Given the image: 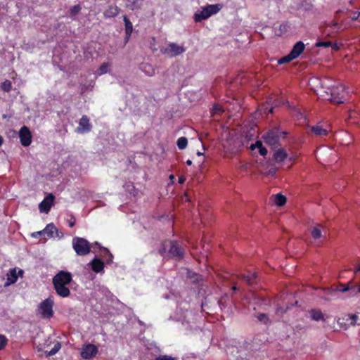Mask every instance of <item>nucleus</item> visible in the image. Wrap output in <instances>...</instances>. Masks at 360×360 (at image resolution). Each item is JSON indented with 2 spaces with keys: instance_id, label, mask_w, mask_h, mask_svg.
Wrapping results in <instances>:
<instances>
[{
  "instance_id": "nucleus-1",
  "label": "nucleus",
  "mask_w": 360,
  "mask_h": 360,
  "mask_svg": "<svg viewBox=\"0 0 360 360\" xmlns=\"http://www.w3.org/2000/svg\"><path fill=\"white\" fill-rule=\"evenodd\" d=\"M72 281V274L70 272L59 271L52 278V284L56 295L63 298L70 297L71 292L68 285Z\"/></svg>"
},
{
  "instance_id": "nucleus-2",
  "label": "nucleus",
  "mask_w": 360,
  "mask_h": 360,
  "mask_svg": "<svg viewBox=\"0 0 360 360\" xmlns=\"http://www.w3.org/2000/svg\"><path fill=\"white\" fill-rule=\"evenodd\" d=\"M222 7V4H209L203 7L200 12L194 14L193 18L195 22H199L210 18L212 15L217 13Z\"/></svg>"
},
{
  "instance_id": "nucleus-3",
  "label": "nucleus",
  "mask_w": 360,
  "mask_h": 360,
  "mask_svg": "<svg viewBox=\"0 0 360 360\" xmlns=\"http://www.w3.org/2000/svg\"><path fill=\"white\" fill-rule=\"evenodd\" d=\"M72 248L77 255L84 256L91 252V245L84 238L74 237L72 238Z\"/></svg>"
},
{
  "instance_id": "nucleus-4",
  "label": "nucleus",
  "mask_w": 360,
  "mask_h": 360,
  "mask_svg": "<svg viewBox=\"0 0 360 360\" xmlns=\"http://www.w3.org/2000/svg\"><path fill=\"white\" fill-rule=\"evenodd\" d=\"M347 91L345 86L339 84L330 89V97L328 98L333 103H343L347 100Z\"/></svg>"
},
{
  "instance_id": "nucleus-5",
  "label": "nucleus",
  "mask_w": 360,
  "mask_h": 360,
  "mask_svg": "<svg viewBox=\"0 0 360 360\" xmlns=\"http://www.w3.org/2000/svg\"><path fill=\"white\" fill-rule=\"evenodd\" d=\"M287 132L281 131L279 128L275 127L269 130L264 136L265 142L269 146L276 147L281 139H285Z\"/></svg>"
},
{
  "instance_id": "nucleus-6",
  "label": "nucleus",
  "mask_w": 360,
  "mask_h": 360,
  "mask_svg": "<svg viewBox=\"0 0 360 360\" xmlns=\"http://www.w3.org/2000/svg\"><path fill=\"white\" fill-rule=\"evenodd\" d=\"M53 306L54 299L50 295L39 304V312L43 318L50 319L53 316Z\"/></svg>"
},
{
  "instance_id": "nucleus-7",
  "label": "nucleus",
  "mask_w": 360,
  "mask_h": 360,
  "mask_svg": "<svg viewBox=\"0 0 360 360\" xmlns=\"http://www.w3.org/2000/svg\"><path fill=\"white\" fill-rule=\"evenodd\" d=\"M169 254L171 257H175L176 259L180 260L184 256V248L181 244L176 240L169 241Z\"/></svg>"
},
{
  "instance_id": "nucleus-8",
  "label": "nucleus",
  "mask_w": 360,
  "mask_h": 360,
  "mask_svg": "<svg viewBox=\"0 0 360 360\" xmlns=\"http://www.w3.org/2000/svg\"><path fill=\"white\" fill-rule=\"evenodd\" d=\"M160 51L163 54L174 57L184 53L185 51V49L175 43H170L167 47L161 49Z\"/></svg>"
},
{
  "instance_id": "nucleus-9",
  "label": "nucleus",
  "mask_w": 360,
  "mask_h": 360,
  "mask_svg": "<svg viewBox=\"0 0 360 360\" xmlns=\"http://www.w3.org/2000/svg\"><path fill=\"white\" fill-rule=\"evenodd\" d=\"M20 143L23 146H28L32 142V134L28 127L23 126L19 131Z\"/></svg>"
},
{
  "instance_id": "nucleus-10",
  "label": "nucleus",
  "mask_w": 360,
  "mask_h": 360,
  "mask_svg": "<svg viewBox=\"0 0 360 360\" xmlns=\"http://www.w3.org/2000/svg\"><path fill=\"white\" fill-rule=\"evenodd\" d=\"M98 352V348L92 345L87 344L83 346L81 352V356L84 359H89L95 356Z\"/></svg>"
},
{
  "instance_id": "nucleus-11",
  "label": "nucleus",
  "mask_w": 360,
  "mask_h": 360,
  "mask_svg": "<svg viewBox=\"0 0 360 360\" xmlns=\"http://www.w3.org/2000/svg\"><path fill=\"white\" fill-rule=\"evenodd\" d=\"M54 195L49 193L39 204V210L41 212L48 213L53 205Z\"/></svg>"
},
{
  "instance_id": "nucleus-12",
  "label": "nucleus",
  "mask_w": 360,
  "mask_h": 360,
  "mask_svg": "<svg viewBox=\"0 0 360 360\" xmlns=\"http://www.w3.org/2000/svg\"><path fill=\"white\" fill-rule=\"evenodd\" d=\"M92 126L86 115H83L79 122L77 131L79 133L89 132L91 130Z\"/></svg>"
},
{
  "instance_id": "nucleus-13",
  "label": "nucleus",
  "mask_w": 360,
  "mask_h": 360,
  "mask_svg": "<svg viewBox=\"0 0 360 360\" xmlns=\"http://www.w3.org/2000/svg\"><path fill=\"white\" fill-rule=\"evenodd\" d=\"M311 132L316 136H326L330 130L327 128H324L321 124H317L316 125L310 127Z\"/></svg>"
},
{
  "instance_id": "nucleus-14",
  "label": "nucleus",
  "mask_w": 360,
  "mask_h": 360,
  "mask_svg": "<svg viewBox=\"0 0 360 360\" xmlns=\"http://www.w3.org/2000/svg\"><path fill=\"white\" fill-rule=\"evenodd\" d=\"M120 11V8L115 4H111L104 11L103 16L105 18H112L117 16Z\"/></svg>"
},
{
  "instance_id": "nucleus-15",
  "label": "nucleus",
  "mask_w": 360,
  "mask_h": 360,
  "mask_svg": "<svg viewBox=\"0 0 360 360\" xmlns=\"http://www.w3.org/2000/svg\"><path fill=\"white\" fill-rule=\"evenodd\" d=\"M305 48L304 44L302 41H297L292 47L290 53L295 59L304 51Z\"/></svg>"
},
{
  "instance_id": "nucleus-16",
  "label": "nucleus",
  "mask_w": 360,
  "mask_h": 360,
  "mask_svg": "<svg viewBox=\"0 0 360 360\" xmlns=\"http://www.w3.org/2000/svg\"><path fill=\"white\" fill-rule=\"evenodd\" d=\"M58 230L56 226L53 224H49L42 231L37 232L38 235L46 234L48 237L52 238L54 236V233H57Z\"/></svg>"
},
{
  "instance_id": "nucleus-17",
  "label": "nucleus",
  "mask_w": 360,
  "mask_h": 360,
  "mask_svg": "<svg viewBox=\"0 0 360 360\" xmlns=\"http://www.w3.org/2000/svg\"><path fill=\"white\" fill-rule=\"evenodd\" d=\"M235 162L238 171L241 174L245 175L248 169L246 160L245 158L242 159L240 158H236Z\"/></svg>"
},
{
  "instance_id": "nucleus-18",
  "label": "nucleus",
  "mask_w": 360,
  "mask_h": 360,
  "mask_svg": "<svg viewBox=\"0 0 360 360\" xmlns=\"http://www.w3.org/2000/svg\"><path fill=\"white\" fill-rule=\"evenodd\" d=\"M91 269L95 273H100L104 269V263L103 262L98 258H94L91 262H90Z\"/></svg>"
},
{
  "instance_id": "nucleus-19",
  "label": "nucleus",
  "mask_w": 360,
  "mask_h": 360,
  "mask_svg": "<svg viewBox=\"0 0 360 360\" xmlns=\"http://www.w3.org/2000/svg\"><path fill=\"white\" fill-rule=\"evenodd\" d=\"M273 158L276 162H282L288 158V154L285 149L279 148L274 153Z\"/></svg>"
},
{
  "instance_id": "nucleus-20",
  "label": "nucleus",
  "mask_w": 360,
  "mask_h": 360,
  "mask_svg": "<svg viewBox=\"0 0 360 360\" xmlns=\"http://www.w3.org/2000/svg\"><path fill=\"white\" fill-rule=\"evenodd\" d=\"M315 45L316 47H330L333 51H338L339 49L338 44L335 42H332L330 41H319L316 43Z\"/></svg>"
},
{
  "instance_id": "nucleus-21",
  "label": "nucleus",
  "mask_w": 360,
  "mask_h": 360,
  "mask_svg": "<svg viewBox=\"0 0 360 360\" xmlns=\"http://www.w3.org/2000/svg\"><path fill=\"white\" fill-rule=\"evenodd\" d=\"M356 285H349V283L347 284L340 283L338 285L333 288V290L335 291H339L341 292H346L347 291H354L356 288Z\"/></svg>"
},
{
  "instance_id": "nucleus-22",
  "label": "nucleus",
  "mask_w": 360,
  "mask_h": 360,
  "mask_svg": "<svg viewBox=\"0 0 360 360\" xmlns=\"http://www.w3.org/2000/svg\"><path fill=\"white\" fill-rule=\"evenodd\" d=\"M123 20L125 25L126 41H128L133 31V25L127 15L123 16Z\"/></svg>"
},
{
  "instance_id": "nucleus-23",
  "label": "nucleus",
  "mask_w": 360,
  "mask_h": 360,
  "mask_svg": "<svg viewBox=\"0 0 360 360\" xmlns=\"http://www.w3.org/2000/svg\"><path fill=\"white\" fill-rule=\"evenodd\" d=\"M322 229L321 224H317L311 229V235L314 239L316 240L322 237Z\"/></svg>"
},
{
  "instance_id": "nucleus-24",
  "label": "nucleus",
  "mask_w": 360,
  "mask_h": 360,
  "mask_svg": "<svg viewBox=\"0 0 360 360\" xmlns=\"http://www.w3.org/2000/svg\"><path fill=\"white\" fill-rule=\"evenodd\" d=\"M258 148L259 153L261 155L265 156L267 154V150L262 145V143L260 141H256L255 144H252L249 149L255 150V148Z\"/></svg>"
},
{
  "instance_id": "nucleus-25",
  "label": "nucleus",
  "mask_w": 360,
  "mask_h": 360,
  "mask_svg": "<svg viewBox=\"0 0 360 360\" xmlns=\"http://www.w3.org/2000/svg\"><path fill=\"white\" fill-rule=\"evenodd\" d=\"M309 314L311 319L314 321L324 320V316L319 309H311L309 311Z\"/></svg>"
},
{
  "instance_id": "nucleus-26",
  "label": "nucleus",
  "mask_w": 360,
  "mask_h": 360,
  "mask_svg": "<svg viewBox=\"0 0 360 360\" xmlns=\"http://www.w3.org/2000/svg\"><path fill=\"white\" fill-rule=\"evenodd\" d=\"M94 245L98 246L99 253L101 256H103V257L108 256L110 257L109 259H108L107 262L108 263L111 262L112 259V255L110 252V251L107 248L101 247L100 245V244L97 242H96L94 243Z\"/></svg>"
},
{
  "instance_id": "nucleus-27",
  "label": "nucleus",
  "mask_w": 360,
  "mask_h": 360,
  "mask_svg": "<svg viewBox=\"0 0 360 360\" xmlns=\"http://www.w3.org/2000/svg\"><path fill=\"white\" fill-rule=\"evenodd\" d=\"M274 201L275 205L281 207V206H283L286 203L287 198L283 194L277 193L276 195H274Z\"/></svg>"
},
{
  "instance_id": "nucleus-28",
  "label": "nucleus",
  "mask_w": 360,
  "mask_h": 360,
  "mask_svg": "<svg viewBox=\"0 0 360 360\" xmlns=\"http://www.w3.org/2000/svg\"><path fill=\"white\" fill-rule=\"evenodd\" d=\"M141 69L146 73V75L148 76H153L155 75V70L150 64H142Z\"/></svg>"
},
{
  "instance_id": "nucleus-29",
  "label": "nucleus",
  "mask_w": 360,
  "mask_h": 360,
  "mask_svg": "<svg viewBox=\"0 0 360 360\" xmlns=\"http://www.w3.org/2000/svg\"><path fill=\"white\" fill-rule=\"evenodd\" d=\"M7 276V280L9 283H15L18 280V275L15 269H10Z\"/></svg>"
},
{
  "instance_id": "nucleus-30",
  "label": "nucleus",
  "mask_w": 360,
  "mask_h": 360,
  "mask_svg": "<svg viewBox=\"0 0 360 360\" xmlns=\"http://www.w3.org/2000/svg\"><path fill=\"white\" fill-rule=\"evenodd\" d=\"M177 147L179 150H184L188 145V139L184 136H181L177 139Z\"/></svg>"
},
{
  "instance_id": "nucleus-31",
  "label": "nucleus",
  "mask_w": 360,
  "mask_h": 360,
  "mask_svg": "<svg viewBox=\"0 0 360 360\" xmlns=\"http://www.w3.org/2000/svg\"><path fill=\"white\" fill-rule=\"evenodd\" d=\"M1 89L5 92L11 91L12 89V83L10 80L6 79L1 85Z\"/></svg>"
},
{
  "instance_id": "nucleus-32",
  "label": "nucleus",
  "mask_w": 360,
  "mask_h": 360,
  "mask_svg": "<svg viewBox=\"0 0 360 360\" xmlns=\"http://www.w3.org/2000/svg\"><path fill=\"white\" fill-rule=\"evenodd\" d=\"M168 243V240H165L161 243L160 248L158 250V253L162 257H164L166 254Z\"/></svg>"
},
{
  "instance_id": "nucleus-33",
  "label": "nucleus",
  "mask_w": 360,
  "mask_h": 360,
  "mask_svg": "<svg viewBox=\"0 0 360 360\" xmlns=\"http://www.w3.org/2000/svg\"><path fill=\"white\" fill-rule=\"evenodd\" d=\"M327 27H330V30H331V32L332 33H338L341 27L339 25V24L337 22H332L331 23H328L327 24Z\"/></svg>"
},
{
  "instance_id": "nucleus-34",
  "label": "nucleus",
  "mask_w": 360,
  "mask_h": 360,
  "mask_svg": "<svg viewBox=\"0 0 360 360\" xmlns=\"http://www.w3.org/2000/svg\"><path fill=\"white\" fill-rule=\"evenodd\" d=\"M294 59L295 58H293V56H292V55L289 53L287 56L280 58L278 61V63L280 65L284 64V63H288Z\"/></svg>"
},
{
  "instance_id": "nucleus-35",
  "label": "nucleus",
  "mask_w": 360,
  "mask_h": 360,
  "mask_svg": "<svg viewBox=\"0 0 360 360\" xmlns=\"http://www.w3.org/2000/svg\"><path fill=\"white\" fill-rule=\"evenodd\" d=\"M108 63H103L100 68L98 70V74L99 75H102L103 74H105L108 71Z\"/></svg>"
},
{
  "instance_id": "nucleus-36",
  "label": "nucleus",
  "mask_w": 360,
  "mask_h": 360,
  "mask_svg": "<svg viewBox=\"0 0 360 360\" xmlns=\"http://www.w3.org/2000/svg\"><path fill=\"white\" fill-rule=\"evenodd\" d=\"M212 111L213 115H221L224 112V110L220 105L216 104L213 106Z\"/></svg>"
},
{
  "instance_id": "nucleus-37",
  "label": "nucleus",
  "mask_w": 360,
  "mask_h": 360,
  "mask_svg": "<svg viewBox=\"0 0 360 360\" xmlns=\"http://www.w3.org/2000/svg\"><path fill=\"white\" fill-rule=\"evenodd\" d=\"M7 343H8L7 338L4 335L0 334V351L5 348Z\"/></svg>"
},
{
  "instance_id": "nucleus-38",
  "label": "nucleus",
  "mask_w": 360,
  "mask_h": 360,
  "mask_svg": "<svg viewBox=\"0 0 360 360\" xmlns=\"http://www.w3.org/2000/svg\"><path fill=\"white\" fill-rule=\"evenodd\" d=\"M155 360H176V358L172 357L169 355H160L155 358Z\"/></svg>"
},
{
  "instance_id": "nucleus-39",
  "label": "nucleus",
  "mask_w": 360,
  "mask_h": 360,
  "mask_svg": "<svg viewBox=\"0 0 360 360\" xmlns=\"http://www.w3.org/2000/svg\"><path fill=\"white\" fill-rule=\"evenodd\" d=\"M348 316H349V319L351 320L350 324L352 326L356 325V320L358 318L357 315L356 314H351V315H348Z\"/></svg>"
},
{
  "instance_id": "nucleus-40",
  "label": "nucleus",
  "mask_w": 360,
  "mask_h": 360,
  "mask_svg": "<svg viewBox=\"0 0 360 360\" xmlns=\"http://www.w3.org/2000/svg\"><path fill=\"white\" fill-rule=\"evenodd\" d=\"M60 348V346L59 344L56 345L49 352V356H52L55 354Z\"/></svg>"
},
{
  "instance_id": "nucleus-41",
  "label": "nucleus",
  "mask_w": 360,
  "mask_h": 360,
  "mask_svg": "<svg viewBox=\"0 0 360 360\" xmlns=\"http://www.w3.org/2000/svg\"><path fill=\"white\" fill-rule=\"evenodd\" d=\"M81 10V7L79 5H75L70 9V13L71 14H76L79 12Z\"/></svg>"
},
{
  "instance_id": "nucleus-42",
  "label": "nucleus",
  "mask_w": 360,
  "mask_h": 360,
  "mask_svg": "<svg viewBox=\"0 0 360 360\" xmlns=\"http://www.w3.org/2000/svg\"><path fill=\"white\" fill-rule=\"evenodd\" d=\"M360 17V11H354L352 13L350 18H352V20H356L359 18Z\"/></svg>"
},
{
  "instance_id": "nucleus-43",
  "label": "nucleus",
  "mask_w": 360,
  "mask_h": 360,
  "mask_svg": "<svg viewBox=\"0 0 360 360\" xmlns=\"http://www.w3.org/2000/svg\"><path fill=\"white\" fill-rule=\"evenodd\" d=\"M258 319L260 321H264L265 322L266 320H268V318L266 316V315L265 314H260L259 316H258Z\"/></svg>"
},
{
  "instance_id": "nucleus-44",
  "label": "nucleus",
  "mask_w": 360,
  "mask_h": 360,
  "mask_svg": "<svg viewBox=\"0 0 360 360\" xmlns=\"http://www.w3.org/2000/svg\"><path fill=\"white\" fill-rule=\"evenodd\" d=\"M129 2H131L133 5L131 6V8L134 9L138 7L137 1L138 0H127Z\"/></svg>"
},
{
  "instance_id": "nucleus-45",
  "label": "nucleus",
  "mask_w": 360,
  "mask_h": 360,
  "mask_svg": "<svg viewBox=\"0 0 360 360\" xmlns=\"http://www.w3.org/2000/svg\"><path fill=\"white\" fill-rule=\"evenodd\" d=\"M257 277V273L255 272L252 274V277H250L249 276V278H248V281H249V287L250 286V283H251V281L253 280V279H255Z\"/></svg>"
},
{
  "instance_id": "nucleus-46",
  "label": "nucleus",
  "mask_w": 360,
  "mask_h": 360,
  "mask_svg": "<svg viewBox=\"0 0 360 360\" xmlns=\"http://www.w3.org/2000/svg\"><path fill=\"white\" fill-rule=\"evenodd\" d=\"M68 224H69V226H70V227H73V226L75 225V219H74L73 221L70 220V221H68Z\"/></svg>"
},
{
  "instance_id": "nucleus-47",
  "label": "nucleus",
  "mask_w": 360,
  "mask_h": 360,
  "mask_svg": "<svg viewBox=\"0 0 360 360\" xmlns=\"http://www.w3.org/2000/svg\"><path fill=\"white\" fill-rule=\"evenodd\" d=\"M356 288H355L354 291H353V292H354V293H356V292H359V293H360V285H359V286H358V285H356Z\"/></svg>"
},
{
  "instance_id": "nucleus-48",
  "label": "nucleus",
  "mask_w": 360,
  "mask_h": 360,
  "mask_svg": "<svg viewBox=\"0 0 360 360\" xmlns=\"http://www.w3.org/2000/svg\"><path fill=\"white\" fill-rule=\"evenodd\" d=\"M179 182L180 184H183L184 182V179L183 177H179Z\"/></svg>"
},
{
  "instance_id": "nucleus-49",
  "label": "nucleus",
  "mask_w": 360,
  "mask_h": 360,
  "mask_svg": "<svg viewBox=\"0 0 360 360\" xmlns=\"http://www.w3.org/2000/svg\"><path fill=\"white\" fill-rule=\"evenodd\" d=\"M4 143V139L1 136H0V146L3 144Z\"/></svg>"
},
{
  "instance_id": "nucleus-50",
  "label": "nucleus",
  "mask_w": 360,
  "mask_h": 360,
  "mask_svg": "<svg viewBox=\"0 0 360 360\" xmlns=\"http://www.w3.org/2000/svg\"><path fill=\"white\" fill-rule=\"evenodd\" d=\"M196 276V278L195 279V281H198V277H199V275L197 274H193V276Z\"/></svg>"
},
{
  "instance_id": "nucleus-51",
  "label": "nucleus",
  "mask_w": 360,
  "mask_h": 360,
  "mask_svg": "<svg viewBox=\"0 0 360 360\" xmlns=\"http://www.w3.org/2000/svg\"><path fill=\"white\" fill-rule=\"evenodd\" d=\"M186 164H187L188 165H189V166H190V165H192V161H191V160H188L186 161Z\"/></svg>"
},
{
  "instance_id": "nucleus-52",
  "label": "nucleus",
  "mask_w": 360,
  "mask_h": 360,
  "mask_svg": "<svg viewBox=\"0 0 360 360\" xmlns=\"http://www.w3.org/2000/svg\"><path fill=\"white\" fill-rule=\"evenodd\" d=\"M169 178H170L171 179H174V176L173 174H171V175L169 176Z\"/></svg>"
},
{
  "instance_id": "nucleus-53",
  "label": "nucleus",
  "mask_w": 360,
  "mask_h": 360,
  "mask_svg": "<svg viewBox=\"0 0 360 360\" xmlns=\"http://www.w3.org/2000/svg\"><path fill=\"white\" fill-rule=\"evenodd\" d=\"M360 271V265H359V266H358V268L356 269V271Z\"/></svg>"
},
{
  "instance_id": "nucleus-54",
  "label": "nucleus",
  "mask_w": 360,
  "mask_h": 360,
  "mask_svg": "<svg viewBox=\"0 0 360 360\" xmlns=\"http://www.w3.org/2000/svg\"><path fill=\"white\" fill-rule=\"evenodd\" d=\"M197 155H202V153H200V152H198V153H197Z\"/></svg>"
},
{
  "instance_id": "nucleus-55",
  "label": "nucleus",
  "mask_w": 360,
  "mask_h": 360,
  "mask_svg": "<svg viewBox=\"0 0 360 360\" xmlns=\"http://www.w3.org/2000/svg\"><path fill=\"white\" fill-rule=\"evenodd\" d=\"M269 112H270L271 113H272V112H273V108H270Z\"/></svg>"
},
{
  "instance_id": "nucleus-56",
  "label": "nucleus",
  "mask_w": 360,
  "mask_h": 360,
  "mask_svg": "<svg viewBox=\"0 0 360 360\" xmlns=\"http://www.w3.org/2000/svg\"><path fill=\"white\" fill-rule=\"evenodd\" d=\"M248 133H249V135H250V136H253V134H250V133H251V131H250V130H249V131H248Z\"/></svg>"
},
{
  "instance_id": "nucleus-57",
  "label": "nucleus",
  "mask_w": 360,
  "mask_h": 360,
  "mask_svg": "<svg viewBox=\"0 0 360 360\" xmlns=\"http://www.w3.org/2000/svg\"><path fill=\"white\" fill-rule=\"evenodd\" d=\"M19 273H20V274H22V270H20V271H19Z\"/></svg>"
},
{
  "instance_id": "nucleus-58",
  "label": "nucleus",
  "mask_w": 360,
  "mask_h": 360,
  "mask_svg": "<svg viewBox=\"0 0 360 360\" xmlns=\"http://www.w3.org/2000/svg\"><path fill=\"white\" fill-rule=\"evenodd\" d=\"M289 160H290V161H292V158H289Z\"/></svg>"
}]
</instances>
